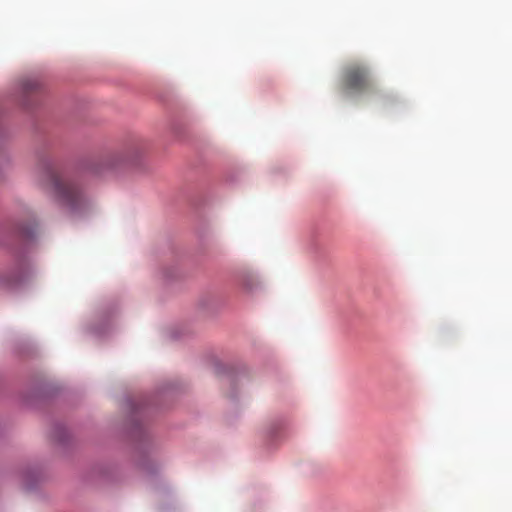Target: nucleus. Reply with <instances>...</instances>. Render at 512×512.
Wrapping results in <instances>:
<instances>
[{
  "label": "nucleus",
  "instance_id": "obj_1",
  "mask_svg": "<svg viewBox=\"0 0 512 512\" xmlns=\"http://www.w3.org/2000/svg\"><path fill=\"white\" fill-rule=\"evenodd\" d=\"M40 181L72 214H82L89 208L90 200L79 182L63 174L53 162L40 164Z\"/></svg>",
  "mask_w": 512,
  "mask_h": 512
},
{
  "label": "nucleus",
  "instance_id": "obj_2",
  "mask_svg": "<svg viewBox=\"0 0 512 512\" xmlns=\"http://www.w3.org/2000/svg\"><path fill=\"white\" fill-rule=\"evenodd\" d=\"M341 90L345 93L377 92L370 68L361 63L347 65L342 73Z\"/></svg>",
  "mask_w": 512,
  "mask_h": 512
},
{
  "label": "nucleus",
  "instance_id": "obj_3",
  "mask_svg": "<svg viewBox=\"0 0 512 512\" xmlns=\"http://www.w3.org/2000/svg\"><path fill=\"white\" fill-rule=\"evenodd\" d=\"M38 87H39L38 82L34 81V80H27L24 83V90L27 92L36 90V89H38Z\"/></svg>",
  "mask_w": 512,
  "mask_h": 512
}]
</instances>
